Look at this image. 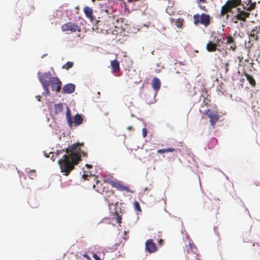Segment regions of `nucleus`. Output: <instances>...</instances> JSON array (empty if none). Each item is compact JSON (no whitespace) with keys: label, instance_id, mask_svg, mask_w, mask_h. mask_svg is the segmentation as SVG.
I'll return each instance as SVG.
<instances>
[{"label":"nucleus","instance_id":"4be33fe9","mask_svg":"<svg viewBox=\"0 0 260 260\" xmlns=\"http://www.w3.org/2000/svg\"><path fill=\"white\" fill-rule=\"evenodd\" d=\"M177 149H175L172 147H169L168 148H164V149H160L157 150V152L159 154H161L164 153H167V152H172L176 151Z\"/></svg>","mask_w":260,"mask_h":260},{"label":"nucleus","instance_id":"20e7f679","mask_svg":"<svg viewBox=\"0 0 260 260\" xmlns=\"http://www.w3.org/2000/svg\"><path fill=\"white\" fill-rule=\"evenodd\" d=\"M103 194L104 199L108 203L109 207L114 204L117 205V196L113 190L110 189L108 187H107Z\"/></svg>","mask_w":260,"mask_h":260},{"label":"nucleus","instance_id":"6e6552de","mask_svg":"<svg viewBox=\"0 0 260 260\" xmlns=\"http://www.w3.org/2000/svg\"><path fill=\"white\" fill-rule=\"evenodd\" d=\"M260 28L255 27L252 29L249 35V41L248 42L249 47H252L254 42L260 39Z\"/></svg>","mask_w":260,"mask_h":260},{"label":"nucleus","instance_id":"c9c22d12","mask_svg":"<svg viewBox=\"0 0 260 260\" xmlns=\"http://www.w3.org/2000/svg\"><path fill=\"white\" fill-rule=\"evenodd\" d=\"M163 242H164V240L161 239H159V241H158V243L159 245H162Z\"/></svg>","mask_w":260,"mask_h":260},{"label":"nucleus","instance_id":"f704fd0d","mask_svg":"<svg viewBox=\"0 0 260 260\" xmlns=\"http://www.w3.org/2000/svg\"><path fill=\"white\" fill-rule=\"evenodd\" d=\"M93 257L95 260H101V258L95 254H93Z\"/></svg>","mask_w":260,"mask_h":260},{"label":"nucleus","instance_id":"423d86ee","mask_svg":"<svg viewBox=\"0 0 260 260\" xmlns=\"http://www.w3.org/2000/svg\"><path fill=\"white\" fill-rule=\"evenodd\" d=\"M61 28L62 30L64 32L70 31L71 33H74L76 32H80L81 31L80 26L71 21L63 24Z\"/></svg>","mask_w":260,"mask_h":260},{"label":"nucleus","instance_id":"9d476101","mask_svg":"<svg viewBox=\"0 0 260 260\" xmlns=\"http://www.w3.org/2000/svg\"><path fill=\"white\" fill-rule=\"evenodd\" d=\"M109 184L118 190L125 191L127 192L129 191V188L125 186L121 181L111 180L109 181Z\"/></svg>","mask_w":260,"mask_h":260},{"label":"nucleus","instance_id":"4c0bfd02","mask_svg":"<svg viewBox=\"0 0 260 260\" xmlns=\"http://www.w3.org/2000/svg\"><path fill=\"white\" fill-rule=\"evenodd\" d=\"M80 152H81V153H82V154H83V155L84 156L86 157V156H87V153L86 152H83V151H80Z\"/></svg>","mask_w":260,"mask_h":260},{"label":"nucleus","instance_id":"7ed1b4c3","mask_svg":"<svg viewBox=\"0 0 260 260\" xmlns=\"http://www.w3.org/2000/svg\"><path fill=\"white\" fill-rule=\"evenodd\" d=\"M241 2V0L228 1L225 4L221 7L220 13L219 15L220 18H223L224 16H225L224 20L227 21L229 17V13L232 11L233 8L239 6Z\"/></svg>","mask_w":260,"mask_h":260},{"label":"nucleus","instance_id":"7c9ffc66","mask_svg":"<svg viewBox=\"0 0 260 260\" xmlns=\"http://www.w3.org/2000/svg\"><path fill=\"white\" fill-rule=\"evenodd\" d=\"M255 5H256V3H251L250 6H249L248 8V10L249 11H251L252 10H253L255 7Z\"/></svg>","mask_w":260,"mask_h":260},{"label":"nucleus","instance_id":"2eb2a0df","mask_svg":"<svg viewBox=\"0 0 260 260\" xmlns=\"http://www.w3.org/2000/svg\"><path fill=\"white\" fill-rule=\"evenodd\" d=\"M152 87L155 90L158 91L160 87L161 82L160 80L157 77L153 78L152 81Z\"/></svg>","mask_w":260,"mask_h":260},{"label":"nucleus","instance_id":"b1692460","mask_svg":"<svg viewBox=\"0 0 260 260\" xmlns=\"http://www.w3.org/2000/svg\"><path fill=\"white\" fill-rule=\"evenodd\" d=\"M245 76L247 80L248 81V82L250 84V85L253 87L255 86V85H256V83H255V80L253 79L252 76H251V75H250L247 73H246L245 74Z\"/></svg>","mask_w":260,"mask_h":260},{"label":"nucleus","instance_id":"f3484780","mask_svg":"<svg viewBox=\"0 0 260 260\" xmlns=\"http://www.w3.org/2000/svg\"><path fill=\"white\" fill-rule=\"evenodd\" d=\"M66 118L69 126L71 127L73 125V121L72 118L71 111L68 107H67Z\"/></svg>","mask_w":260,"mask_h":260},{"label":"nucleus","instance_id":"0eeeda50","mask_svg":"<svg viewBox=\"0 0 260 260\" xmlns=\"http://www.w3.org/2000/svg\"><path fill=\"white\" fill-rule=\"evenodd\" d=\"M188 248L186 247L187 255V260H200L197 252V248L192 243H189Z\"/></svg>","mask_w":260,"mask_h":260},{"label":"nucleus","instance_id":"bb28decb","mask_svg":"<svg viewBox=\"0 0 260 260\" xmlns=\"http://www.w3.org/2000/svg\"><path fill=\"white\" fill-rule=\"evenodd\" d=\"M134 208H135V210L139 211V212H141V208L140 207V205L138 201L134 202Z\"/></svg>","mask_w":260,"mask_h":260},{"label":"nucleus","instance_id":"5701e85b","mask_svg":"<svg viewBox=\"0 0 260 260\" xmlns=\"http://www.w3.org/2000/svg\"><path fill=\"white\" fill-rule=\"evenodd\" d=\"M62 109H63V104H62L59 103V104H56L54 105V112L56 114H58V113H60L62 111Z\"/></svg>","mask_w":260,"mask_h":260},{"label":"nucleus","instance_id":"de8ad7c7","mask_svg":"<svg viewBox=\"0 0 260 260\" xmlns=\"http://www.w3.org/2000/svg\"><path fill=\"white\" fill-rule=\"evenodd\" d=\"M256 244H257L258 246H260V244H257V243H256Z\"/></svg>","mask_w":260,"mask_h":260},{"label":"nucleus","instance_id":"58836bf2","mask_svg":"<svg viewBox=\"0 0 260 260\" xmlns=\"http://www.w3.org/2000/svg\"><path fill=\"white\" fill-rule=\"evenodd\" d=\"M199 2L202 3H206V0H197Z\"/></svg>","mask_w":260,"mask_h":260},{"label":"nucleus","instance_id":"c85d7f7f","mask_svg":"<svg viewBox=\"0 0 260 260\" xmlns=\"http://www.w3.org/2000/svg\"><path fill=\"white\" fill-rule=\"evenodd\" d=\"M227 44H234V40L231 36H228L226 38Z\"/></svg>","mask_w":260,"mask_h":260},{"label":"nucleus","instance_id":"79ce46f5","mask_svg":"<svg viewBox=\"0 0 260 260\" xmlns=\"http://www.w3.org/2000/svg\"><path fill=\"white\" fill-rule=\"evenodd\" d=\"M256 185L257 186L260 185V181H259V182H258V181L256 182Z\"/></svg>","mask_w":260,"mask_h":260},{"label":"nucleus","instance_id":"f8f14e48","mask_svg":"<svg viewBox=\"0 0 260 260\" xmlns=\"http://www.w3.org/2000/svg\"><path fill=\"white\" fill-rule=\"evenodd\" d=\"M95 180V184L93 185V188L99 193L104 194L105 190L107 189V187L104 185L99 180Z\"/></svg>","mask_w":260,"mask_h":260},{"label":"nucleus","instance_id":"473e14b6","mask_svg":"<svg viewBox=\"0 0 260 260\" xmlns=\"http://www.w3.org/2000/svg\"><path fill=\"white\" fill-rule=\"evenodd\" d=\"M236 48V45L234 44H232L230 47V50H232L233 51H235V49Z\"/></svg>","mask_w":260,"mask_h":260},{"label":"nucleus","instance_id":"9b49d317","mask_svg":"<svg viewBox=\"0 0 260 260\" xmlns=\"http://www.w3.org/2000/svg\"><path fill=\"white\" fill-rule=\"evenodd\" d=\"M145 249L149 253H154L157 250L156 244L153 242L152 239H149L146 241Z\"/></svg>","mask_w":260,"mask_h":260},{"label":"nucleus","instance_id":"72a5a7b5","mask_svg":"<svg viewBox=\"0 0 260 260\" xmlns=\"http://www.w3.org/2000/svg\"><path fill=\"white\" fill-rule=\"evenodd\" d=\"M229 62H226V63L224 64V70H225V72H228V70H229V68H228V67H229Z\"/></svg>","mask_w":260,"mask_h":260},{"label":"nucleus","instance_id":"cd10ccee","mask_svg":"<svg viewBox=\"0 0 260 260\" xmlns=\"http://www.w3.org/2000/svg\"><path fill=\"white\" fill-rule=\"evenodd\" d=\"M36 176H37L36 172V171L35 170H31L29 171V177L31 179H34Z\"/></svg>","mask_w":260,"mask_h":260},{"label":"nucleus","instance_id":"f257e3e1","mask_svg":"<svg viewBox=\"0 0 260 260\" xmlns=\"http://www.w3.org/2000/svg\"><path fill=\"white\" fill-rule=\"evenodd\" d=\"M79 144H74L66 149L67 154L63 155L62 157L58 160V164L60 171L65 176H68L77 165L81 160V149L78 147Z\"/></svg>","mask_w":260,"mask_h":260},{"label":"nucleus","instance_id":"aec40b11","mask_svg":"<svg viewBox=\"0 0 260 260\" xmlns=\"http://www.w3.org/2000/svg\"><path fill=\"white\" fill-rule=\"evenodd\" d=\"M250 15L249 13L245 12H242L240 13L237 14V18L238 19L242 20V21H245L246 18L247 17H248Z\"/></svg>","mask_w":260,"mask_h":260},{"label":"nucleus","instance_id":"c03bdc74","mask_svg":"<svg viewBox=\"0 0 260 260\" xmlns=\"http://www.w3.org/2000/svg\"><path fill=\"white\" fill-rule=\"evenodd\" d=\"M171 21L172 22H173V21H174V19H173V18H171Z\"/></svg>","mask_w":260,"mask_h":260},{"label":"nucleus","instance_id":"4468645a","mask_svg":"<svg viewBox=\"0 0 260 260\" xmlns=\"http://www.w3.org/2000/svg\"><path fill=\"white\" fill-rule=\"evenodd\" d=\"M75 85L72 83H69L64 86L62 92L65 93H72L75 91Z\"/></svg>","mask_w":260,"mask_h":260},{"label":"nucleus","instance_id":"a18cd8bd","mask_svg":"<svg viewBox=\"0 0 260 260\" xmlns=\"http://www.w3.org/2000/svg\"><path fill=\"white\" fill-rule=\"evenodd\" d=\"M105 11H106L108 14H109V11H108V10H105Z\"/></svg>","mask_w":260,"mask_h":260},{"label":"nucleus","instance_id":"f03ea898","mask_svg":"<svg viewBox=\"0 0 260 260\" xmlns=\"http://www.w3.org/2000/svg\"><path fill=\"white\" fill-rule=\"evenodd\" d=\"M38 77L40 81L42 84L43 88L49 93V85H50L52 90L56 92H59L61 89L62 83L58 77H51L50 72L44 74L38 73Z\"/></svg>","mask_w":260,"mask_h":260},{"label":"nucleus","instance_id":"393cba45","mask_svg":"<svg viewBox=\"0 0 260 260\" xmlns=\"http://www.w3.org/2000/svg\"><path fill=\"white\" fill-rule=\"evenodd\" d=\"M74 66V62L72 61H68L66 64H63L62 66V68L63 69H65L68 70L69 69L72 68Z\"/></svg>","mask_w":260,"mask_h":260},{"label":"nucleus","instance_id":"ea45409f","mask_svg":"<svg viewBox=\"0 0 260 260\" xmlns=\"http://www.w3.org/2000/svg\"><path fill=\"white\" fill-rule=\"evenodd\" d=\"M86 167L88 168H91L92 167L91 165H89V164H86Z\"/></svg>","mask_w":260,"mask_h":260},{"label":"nucleus","instance_id":"412c9836","mask_svg":"<svg viewBox=\"0 0 260 260\" xmlns=\"http://www.w3.org/2000/svg\"><path fill=\"white\" fill-rule=\"evenodd\" d=\"M83 119L81 116L77 114L74 116V124L75 126H78L82 123Z\"/></svg>","mask_w":260,"mask_h":260},{"label":"nucleus","instance_id":"a211bd4d","mask_svg":"<svg viewBox=\"0 0 260 260\" xmlns=\"http://www.w3.org/2000/svg\"><path fill=\"white\" fill-rule=\"evenodd\" d=\"M203 206L204 208H209L212 204L211 200L206 196H203Z\"/></svg>","mask_w":260,"mask_h":260},{"label":"nucleus","instance_id":"e433bc0d","mask_svg":"<svg viewBox=\"0 0 260 260\" xmlns=\"http://www.w3.org/2000/svg\"><path fill=\"white\" fill-rule=\"evenodd\" d=\"M256 54L257 58L256 60H257L258 57H260V51H258L257 52L255 53V55Z\"/></svg>","mask_w":260,"mask_h":260},{"label":"nucleus","instance_id":"a19ab883","mask_svg":"<svg viewBox=\"0 0 260 260\" xmlns=\"http://www.w3.org/2000/svg\"><path fill=\"white\" fill-rule=\"evenodd\" d=\"M76 144H79L78 146H81L83 145V143H76Z\"/></svg>","mask_w":260,"mask_h":260},{"label":"nucleus","instance_id":"37998d69","mask_svg":"<svg viewBox=\"0 0 260 260\" xmlns=\"http://www.w3.org/2000/svg\"><path fill=\"white\" fill-rule=\"evenodd\" d=\"M131 2H136L138 1V0H130Z\"/></svg>","mask_w":260,"mask_h":260},{"label":"nucleus","instance_id":"ddd939ff","mask_svg":"<svg viewBox=\"0 0 260 260\" xmlns=\"http://www.w3.org/2000/svg\"><path fill=\"white\" fill-rule=\"evenodd\" d=\"M84 13L86 16V17L89 19L90 22H93L94 20V18L93 16L92 13H93V10L92 9L86 6L83 9Z\"/></svg>","mask_w":260,"mask_h":260},{"label":"nucleus","instance_id":"6ab92c4d","mask_svg":"<svg viewBox=\"0 0 260 260\" xmlns=\"http://www.w3.org/2000/svg\"><path fill=\"white\" fill-rule=\"evenodd\" d=\"M206 49L209 52L215 51L217 49L216 44L209 41L207 44Z\"/></svg>","mask_w":260,"mask_h":260},{"label":"nucleus","instance_id":"1a4fd4ad","mask_svg":"<svg viewBox=\"0 0 260 260\" xmlns=\"http://www.w3.org/2000/svg\"><path fill=\"white\" fill-rule=\"evenodd\" d=\"M205 114L210 119L211 125L214 127L216 122L219 120L218 114L210 109H208Z\"/></svg>","mask_w":260,"mask_h":260},{"label":"nucleus","instance_id":"2f4dec72","mask_svg":"<svg viewBox=\"0 0 260 260\" xmlns=\"http://www.w3.org/2000/svg\"><path fill=\"white\" fill-rule=\"evenodd\" d=\"M142 134H143V136L144 138L146 137L147 134V131L146 130V128H143V129H142Z\"/></svg>","mask_w":260,"mask_h":260},{"label":"nucleus","instance_id":"a878e982","mask_svg":"<svg viewBox=\"0 0 260 260\" xmlns=\"http://www.w3.org/2000/svg\"><path fill=\"white\" fill-rule=\"evenodd\" d=\"M184 19L183 18H179L175 20V25L177 27L181 28Z\"/></svg>","mask_w":260,"mask_h":260},{"label":"nucleus","instance_id":"c756f323","mask_svg":"<svg viewBox=\"0 0 260 260\" xmlns=\"http://www.w3.org/2000/svg\"><path fill=\"white\" fill-rule=\"evenodd\" d=\"M115 214L117 216V217H116L117 222L119 224H120L121 223V220H122V218H121V216L119 215L118 213H117L116 212L115 213Z\"/></svg>","mask_w":260,"mask_h":260},{"label":"nucleus","instance_id":"49530a36","mask_svg":"<svg viewBox=\"0 0 260 260\" xmlns=\"http://www.w3.org/2000/svg\"><path fill=\"white\" fill-rule=\"evenodd\" d=\"M128 128L129 129H131L132 128V127H128Z\"/></svg>","mask_w":260,"mask_h":260},{"label":"nucleus","instance_id":"dca6fc26","mask_svg":"<svg viewBox=\"0 0 260 260\" xmlns=\"http://www.w3.org/2000/svg\"><path fill=\"white\" fill-rule=\"evenodd\" d=\"M111 66L114 73H118L119 72V62L116 59L111 61Z\"/></svg>","mask_w":260,"mask_h":260},{"label":"nucleus","instance_id":"39448f33","mask_svg":"<svg viewBox=\"0 0 260 260\" xmlns=\"http://www.w3.org/2000/svg\"><path fill=\"white\" fill-rule=\"evenodd\" d=\"M194 23L197 25L199 22L205 26H208L210 24V16L205 13H203L200 16L198 14L193 15Z\"/></svg>","mask_w":260,"mask_h":260}]
</instances>
